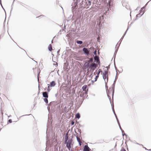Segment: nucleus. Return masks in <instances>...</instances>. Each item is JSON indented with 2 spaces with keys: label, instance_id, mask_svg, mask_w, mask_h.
<instances>
[{
  "label": "nucleus",
  "instance_id": "obj_1",
  "mask_svg": "<svg viewBox=\"0 0 151 151\" xmlns=\"http://www.w3.org/2000/svg\"><path fill=\"white\" fill-rule=\"evenodd\" d=\"M72 141L73 140L71 139H68V141H66V142H65V143L66 144V146L69 150H70L71 145H73L72 144Z\"/></svg>",
  "mask_w": 151,
  "mask_h": 151
},
{
  "label": "nucleus",
  "instance_id": "obj_2",
  "mask_svg": "<svg viewBox=\"0 0 151 151\" xmlns=\"http://www.w3.org/2000/svg\"><path fill=\"white\" fill-rule=\"evenodd\" d=\"M82 51L84 54L88 56L90 54V50H88L86 48L83 47L82 49Z\"/></svg>",
  "mask_w": 151,
  "mask_h": 151
},
{
  "label": "nucleus",
  "instance_id": "obj_3",
  "mask_svg": "<svg viewBox=\"0 0 151 151\" xmlns=\"http://www.w3.org/2000/svg\"><path fill=\"white\" fill-rule=\"evenodd\" d=\"M93 57L94 58L95 62L100 65V63L99 57L98 56L94 55H93Z\"/></svg>",
  "mask_w": 151,
  "mask_h": 151
},
{
  "label": "nucleus",
  "instance_id": "obj_4",
  "mask_svg": "<svg viewBox=\"0 0 151 151\" xmlns=\"http://www.w3.org/2000/svg\"><path fill=\"white\" fill-rule=\"evenodd\" d=\"M84 65L86 68H89L93 70H94V68H93L92 64H90L89 63V64L88 63H85Z\"/></svg>",
  "mask_w": 151,
  "mask_h": 151
},
{
  "label": "nucleus",
  "instance_id": "obj_5",
  "mask_svg": "<svg viewBox=\"0 0 151 151\" xmlns=\"http://www.w3.org/2000/svg\"><path fill=\"white\" fill-rule=\"evenodd\" d=\"M101 72V69H99L98 70V72H97V75L95 77V78L94 81H96L97 79L99 77V75Z\"/></svg>",
  "mask_w": 151,
  "mask_h": 151
},
{
  "label": "nucleus",
  "instance_id": "obj_6",
  "mask_svg": "<svg viewBox=\"0 0 151 151\" xmlns=\"http://www.w3.org/2000/svg\"><path fill=\"white\" fill-rule=\"evenodd\" d=\"M115 83H114L112 85V88L111 89V90H112V99H113V97L114 95V88H115Z\"/></svg>",
  "mask_w": 151,
  "mask_h": 151
},
{
  "label": "nucleus",
  "instance_id": "obj_7",
  "mask_svg": "<svg viewBox=\"0 0 151 151\" xmlns=\"http://www.w3.org/2000/svg\"><path fill=\"white\" fill-rule=\"evenodd\" d=\"M106 91L107 96L108 98L109 99V100L110 101L111 100V98L110 96H109V91L108 90V87L106 86Z\"/></svg>",
  "mask_w": 151,
  "mask_h": 151
},
{
  "label": "nucleus",
  "instance_id": "obj_8",
  "mask_svg": "<svg viewBox=\"0 0 151 151\" xmlns=\"http://www.w3.org/2000/svg\"><path fill=\"white\" fill-rule=\"evenodd\" d=\"M91 149L87 145H85L84 146L83 151H90Z\"/></svg>",
  "mask_w": 151,
  "mask_h": 151
},
{
  "label": "nucleus",
  "instance_id": "obj_9",
  "mask_svg": "<svg viewBox=\"0 0 151 151\" xmlns=\"http://www.w3.org/2000/svg\"><path fill=\"white\" fill-rule=\"evenodd\" d=\"M42 95L43 97L45 98H48V93L46 91L42 92Z\"/></svg>",
  "mask_w": 151,
  "mask_h": 151
},
{
  "label": "nucleus",
  "instance_id": "obj_10",
  "mask_svg": "<svg viewBox=\"0 0 151 151\" xmlns=\"http://www.w3.org/2000/svg\"><path fill=\"white\" fill-rule=\"evenodd\" d=\"M108 73L107 70H104V72L103 73V78L107 77Z\"/></svg>",
  "mask_w": 151,
  "mask_h": 151
},
{
  "label": "nucleus",
  "instance_id": "obj_11",
  "mask_svg": "<svg viewBox=\"0 0 151 151\" xmlns=\"http://www.w3.org/2000/svg\"><path fill=\"white\" fill-rule=\"evenodd\" d=\"M56 84L55 81H52L50 82V84H49L50 85V87H53L55 86Z\"/></svg>",
  "mask_w": 151,
  "mask_h": 151
},
{
  "label": "nucleus",
  "instance_id": "obj_12",
  "mask_svg": "<svg viewBox=\"0 0 151 151\" xmlns=\"http://www.w3.org/2000/svg\"><path fill=\"white\" fill-rule=\"evenodd\" d=\"M93 58H91L89 60H88L85 63H88L89 64L90 63H92L93 62Z\"/></svg>",
  "mask_w": 151,
  "mask_h": 151
},
{
  "label": "nucleus",
  "instance_id": "obj_13",
  "mask_svg": "<svg viewBox=\"0 0 151 151\" xmlns=\"http://www.w3.org/2000/svg\"><path fill=\"white\" fill-rule=\"evenodd\" d=\"M87 94V92H84L81 93L80 94V96L81 97H83L84 96H86V94Z\"/></svg>",
  "mask_w": 151,
  "mask_h": 151
},
{
  "label": "nucleus",
  "instance_id": "obj_14",
  "mask_svg": "<svg viewBox=\"0 0 151 151\" xmlns=\"http://www.w3.org/2000/svg\"><path fill=\"white\" fill-rule=\"evenodd\" d=\"M68 132H67L65 135V142H66V141H68Z\"/></svg>",
  "mask_w": 151,
  "mask_h": 151
},
{
  "label": "nucleus",
  "instance_id": "obj_15",
  "mask_svg": "<svg viewBox=\"0 0 151 151\" xmlns=\"http://www.w3.org/2000/svg\"><path fill=\"white\" fill-rule=\"evenodd\" d=\"M87 1H88V3L87 2V1H86V5L87 6L91 5V1H90L89 0H87Z\"/></svg>",
  "mask_w": 151,
  "mask_h": 151
},
{
  "label": "nucleus",
  "instance_id": "obj_16",
  "mask_svg": "<svg viewBox=\"0 0 151 151\" xmlns=\"http://www.w3.org/2000/svg\"><path fill=\"white\" fill-rule=\"evenodd\" d=\"M114 0H109V1L108 2V5H109V7H110L111 6V4H111V3L113 2Z\"/></svg>",
  "mask_w": 151,
  "mask_h": 151
},
{
  "label": "nucleus",
  "instance_id": "obj_17",
  "mask_svg": "<svg viewBox=\"0 0 151 151\" xmlns=\"http://www.w3.org/2000/svg\"><path fill=\"white\" fill-rule=\"evenodd\" d=\"M48 50L49 51H51L52 50V45L51 44L49 45L48 47Z\"/></svg>",
  "mask_w": 151,
  "mask_h": 151
},
{
  "label": "nucleus",
  "instance_id": "obj_18",
  "mask_svg": "<svg viewBox=\"0 0 151 151\" xmlns=\"http://www.w3.org/2000/svg\"><path fill=\"white\" fill-rule=\"evenodd\" d=\"M68 111L69 110L68 109H67L66 106H65L64 109V111L66 113H67L68 112Z\"/></svg>",
  "mask_w": 151,
  "mask_h": 151
},
{
  "label": "nucleus",
  "instance_id": "obj_19",
  "mask_svg": "<svg viewBox=\"0 0 151 151\" xmlns=\"http://www.w3.org/2000/svg\"><path fill=\"white\" fill-rule=\"evenodd\" d=\"M80 117H81L80 114L79 113H78L76 115V117L78 119H79L80 118Z\"/></svg>",
  "mask_w": 151,
  "mask_h": 151
},
{
  "label": "nucleus",
  "instance_id": "obj_20",
  "mask_svg": "<svg viewBox=\"0 0 151 151\" xmlns=\"http://www.w3.org/2000/svg\"><path fill=\"white\" fill-rule=\"evenodd\" d=\"M92 65L93 68H94V69L97 67V65L95 63H93Z\"/></svg>",
  "mask_w": 151,
  "mask_h": 151
},
{
  "label": "nucleus",
  "instance_id": "obj_21",
  "mask_svg": "<svg viewBox=\"0 0 151 151\" xmlns=\"http://www.w3.org/2000/svg\"><path fill=\"white\" fill-rule=\"evenodd\" d=\"M76 42L77 44L81 45L83 43L82 41L81 40H77L76 41Z\"/></svg>",
  "mask_w": 151,
  "mask_h": 151
},
{
  "label": "nucleus",
  "instance_id": "obj_22",
  "mask_svg": "<svg viewBox=\"0 0 151 151\" xmlns=\"http://www.w3.org/2000/svg\"><path fill=\"white\" fill-rule=\"evenodd\" d=\"M87 87V86L86 85L83 86L82 87V89L83 91H85Z\"/></svg>",
  "mask_w": 151,
  "mask_h": 151
},
{
  "label": "nucleus",
  "instance_id": "obj_23",
  "mask_svg": "<svg viewBox=\"0 0 151 151\" xmlns=\"http://www.w3.org/2000/svg\"><path fill=\"white\" fill-rule=\"evenodd\" d=\"M110 101V103H111V105L112 111H113V112H114L115 111H114V105H113V103L112 104H111V101Z\"/></svg>",
  "mask_w": 151,
  "mask_h": 151
},
{
  "label": "nucleus",
  "instance_id": "obj_24",
  "mask_svg": "<svg viewBox=\"0 0 151 151\" xmlns=\"http://www.w3.org/2000/svg\"><path fill=\"white\" fill-rule=\"evenodd\" d=\"M47 98H45L43 99L44 101L47 104L48 103V100L47 99Z\"/></svg>",
  "mask_w": 151,
  "mask_h": 151
},
{
  "label": "nucleus",
  "instance_id": "obj_25",
  "mask_svg": "<svg viewBox=\"0 0 151 151\" xmlns=\"http://www.w3.org/2000/svg\"><path fill=\"white\" fill-rule=\"evenodd\" d=\"M128 28H127V30H126V31L125 32V33H124V35H123V36L122 37V38H121V39H120V40L121 39H122V40H121V41H122V40L123 39V38H124V36L126 34V33H127V31L128 30Z\"/></svg>",
  "mask_w": 151,
  "mask_h": 151
},
{
  "label": "nucleus",
  "instance_id": "obj_26",
  "mask_svg": "<svg viewBox=\"0 0 151 151\" xmlns=\"http://www.w3.org/2000/svg\"><path fill=\"white\" fill-rule=\"evenodd\" d=\"M114 67H115V70H116V73L117 72V71H118V70H117V68L116 66V64H115V61H114Z\"/></svg>",
  "mask_w": 151,
  "mask_h": 151
},
{
  "label": "nucleus",
  "instance_id": "obj_27",
  "mask_svg": "<svg viewBox=\"0 0 151 151\" xmlns=\"http://www.w3.org/2000/svg\"><path fill=\"white\" fill-rule=\"evenodd\" d=\"M47 86H48V87H47V91H48V92H50V85L49 84H48Z\"/></svg>",
  "mask_w": 151,
  "mask_h": 151
},
{
  "label": "nucleus",
  "instance_id": "obj_28",
  "mask_svg": "<svg viewBox=\"0 0 151 151\" xmlns=\"http://www.w3.org/2000/svg\"><path fill=\"white\" fill-rule=\"evenodd\" d=\"M75 133H76V135L74 134V136H76V137L77 136L78 137V136H79V137L81 136V134L79 135L78 133L77 132H76L75 130Z\"/></svg>",
  "mask_w": 151,
  "mask_h": 151
},
{
  "label": "nucleus",
  "instance_id": "obj_29",
  "mask_svg": "<svg viewBox=\"0 0 151 151\" xmlns=\"http://www.w3.org/2000/svg\"><path fill=\"white\" fill-rule=\"evenodd\" d=\"M120 43H121V42H120V43L119 44V45H118V47H117L116 49V50H115V52H116V53H117V51H118V49H119V47L120 45Z\"/></svg>",
  "mask_w": 151,
  "mask_h": 151
},
{
  "label": "nucleus",
  "instance_id": "obj_30",
  "mask_svg": "<svg viewBox=\"0 0 151 151\" xmlns=\"http://www.w3.org/2000/svg\"><path fill=\"white\" fill-rule=\"evenodd\" d=\"M15 0H14V1H13V3H12V4L11 6V11H10V13H11L12 10V9H13V4H14V1Z\"/></svg>",
  "mask_w": 151,
  "mask_h": 151
},
{
  "label": "nucleus",
  "instance_id": "obj_31",
  "mask_svg": "<svg viewBox=\"0 0 151 151\" xmlns=\"http://www.w3.org/2000/svg\"><path fill=\"white\" fill-rule=\"evenodd\" d=\"M76 138L78 142H80V139L78 138L77 136H76Z\"/></svg>",
  "mask_w": 151,
  "mask_h": 151
},
{
  "label": "nucleus",
  "instance_id": "obj_32",
  "mask_svg": "<svg viewBox=\"0 0 151 151\" xmlns=\"http://www.w3.org/2000/svg\"><path fill=\"white\" fill-rule=\"evenodd\" d=\"M144 10H145L143 9V8H141L140 10L139 11L140 13H141L142 12H144Z\"/></svg>",
  "mask_w": 151,
  "mask_h": 151
},
{
  "label": "nucleus",
  "instance_id": "obj_33",
  "mask_svg": "<svg viewBox=\"0 0 151 151\" xmlns=\"http://www.w3.org/2000/svg\"><path fill=\"white\" fill-rule=\"evenodd\" d=\"M96 52H97V51L96 50H95L93 52V54H94V55H95V56H97L96 55Z\"/></svg>",
  "mask_w": 151,
  "mask_h": 151
},
{
  "label": "nucleus",
  "instance_id": "obj_34",
  "mask_svg": "<svg viewBox=\"0 0 151 151\" xmlns=\"http://www.w3.org/2000/svg\"><path fill=\"white\" fill-rule=\"evenodd\" d=\"M118 72H117L116 73V76H115V80H117V78H118Z\"/></svg>",
  "mask_w": 151,
  "mask_h": 151
},
{
  "label": "nucleus",
  "instance_id": "obj_35",
  "mask_svg": "<svg viewBox=\"0 0 151 151\" xmlns=\"http://www.w3.org/2000/svg\"><path fill=\"white\" fill-rule=\"evenodd\" d=\"M74 123H75L74 121L73 120L71 121V124L72 125H74Z\"/></svg>",
  "mask_w": 151,
  "mask_h": 151
},
{
  "label": "nucleus",
  "instance_id": "obj_36",
  "mask_svg": "<svg viewBox=\"0 0 151 151\" xmlns=\"http://www.w3.org/2000/svg\"><path fill=\"white\" fill-rule=\"evenodd\" d=\"M116 53H116V52H114V61H115V57H116Z\"/></svg>",
  "mask_w": 151,
  "mask_h": 151
},
{
  "label": "nucleus",
  "instance_id": "obj_37",
  "mask_svg": "<svg viewBox=\"0 0 151 151\" xmlns=\"http://www.w3.org/2000/svg\"><path fill=\"white\" fill-rule=\"evenodd\" d=\"M116 53H116V52H114V61H115V57H116Z\"/></svg>",
  "mask_w": 151,
  "mask_h": 151
},
{
  "label": "nucleus",
  "instance_id": "obj_38",
  "mask_svg": "<svg viewBox=\"0 0 151 151\" xmlns=\"http://www.w3.org/2000/svg\"><path fill=\"white\" fill-rule=\"evenodd\" d=\"M122 135L123 137L124 135H126V137L127 136V135L125 134V133H122ZM123 138H124V137H123Z\"/></svg>",
  "mask_w": 151,
  "mask_h": 151
},
{
  "label": "nucleus",
  "instance_id": "obj_39",
  "mask_svg": "<svg viewBox=\"0 0 151 151\" xmlns=\"http://www.w3.org/2000/svg\"><path fill=\"white\" fill-rule=\"evenodd\" d=\"M8 122L9 123H11L12 122V121L11 119H9L8 120Z\"/></svg>",
  "mask_w": 151,
  "mask_h": 151
},
{
  "label": "nucleus",
  "instance_id": "obj_40",
  "mask_svg": "<svg viewBox=\"0 0 151 151\" xmlns=\"http://www.w3.org/2000/svg\"><path fill=\"white\" fill-rule=\"evenodd\" d=\"M78 132L80 133V134L81 133V130L80 129H78Z\"/></svg>",
  "mask_w": 151,
  "mask_h": 151
},
{
  "label": "nucleus",
  "instance_id": "obj_41",
  "mask_svg": "<svg viewBox=\"0 0 151 151\" xmlns=\"http://www.w3.org/2000/svg\"><path fill=\"white\" fill-rule=\"evenodd\" d=\"M49 141L48 139H46V144L47 145V144L48 143V142Z\"/></svg>",
  "mask_w": 151,
  "mask_h": 151
},
{
  "label": "nucleus",
  "instance_id": "obj_42",
  "mask_svg": "<svg viewBox=\"0 0 151 151\" xmlns=\"http://www.w3.org/2000/svg\"><path fill=\"white\" fill-rule=\"evenodd\" d=\"M106 77L103 78V79L104 80L105 83V84H106V81H105V79H106Z\"/></svg>",
  "mask_w": 151,
  "mask_h": 151
},
{
  "label": "nucleus",
  "instance_id": "obj_43",
  "mask_svg": "<svg viewBox=\"0 0 151 151\" xmlns=\"http://www.w3.org/2000/svg\"><path fill=\"white\" fill-rule=\"evenodd\" d=\"M47 109L48 110V111H49H49H50V107L49 106H48L47 107Z\"/></svg>",
  "mask_w": 151,
  "mask_h": 151
},
{
  "label": "nucleus",
  "instance_id": "obj_44",
  "mask_svg": "<svg viewBox=\"0 0 151 151\" xmlns=\"http://www.w3.org/2000/svg\"><path fill=\"white\" fill-rule=\"evenodd\" d=\"M147 4V3L143 7H142V8H143V9L145 10Z\"/></svg>",
  "mask_w": 151,
  "mask_h": 151
},
{
  "label": "nucleus",
  "instance_id": "obj_45",
  "mask_svg": "<svg viewBox=\"0 0 151 151\" xmlns=\"http://www.w3.org/2000/svg\"><path fill=\"white\" fill-rule=\"evenodd\" d=\"M147 4V3L143 7H142V8H143V9L145 10Z\"/></svg>",
  "mask_w": 151,
  "mask_h": 151
},
{
  "label": "nucleus",
  "instance_id": "obj_46",
  "mask_svg": "<svg viewBox=\"0 0 151 151\" xmlns=\"http://www.w3.org/2000/svg\"><path fill=\"white\" fill-rule=\"evenodd\" d=\"M79 145L80 146H81L82 145V143L81 142H78Z\"/></svg>",
  "mask_w": 151,
  "mask_h": 151
},
{
  "label": "nucleus",
  "instance_id": "obj_47",
  "mask_svg": "<svg viewBox=\"0 0 151 151\" xmlns=\"http://www.w3.org/2000/svg\"><path fill=\"white\" fill-rule=\"evenodd\" d=\"M113 113H114V115H115V116L116 117H116H117V116H116V114L115 111L113 112Z\"/></svg>",
  "mask_w": 151,
  "mask_h": 151
},
{
  "label": "nucleus",
  "instance_id": "obj_48",
  "mask_svg": "<svg viewBox=\"0 0 151 151\" xmlns=\"http://www.w3.org/2000/svg\"><path fill=\"white\" fill-rule=\"evenodd\" d=\"M90 49L91 50H93L94 49V47H90Z\"/></svg>",
  "mask_w": 151,
  "mask_h": 151
},
{
  "label": "nucleus",
  "instance_id": "obj_49",
  "mask_svg": "<svg viewBox=\"0 0 151 151\" xmlns=\"http://www.w3.org/2000/svg\"><path fill=\"white\" fill-rule=\"evenodd\" d=\"M59 52H60V50H58L57 52V54L58 55H59Z\"/></svg>",
  "mask_w": 151,
  "mask_h": 151
},
{
  "label": "nucleus",
  "instance_id": "obj_50",
  "mask_svg": "<svg viewBox=\"0 0 151 151\" xmlns=\"http://www.w3.org/2000/svg\"><path fill=\"white\" fill-rule=\"evenodd\" d=\"M74 4H75V6H74V7L75 8H76V6L77 5V4L76 3H75Z\"/></svg>",
  "mask_w": 151,
  "mask_h": 151
},
{
  "label": "nucleus",
  "instance_id": "obj_51",
  "mask_svg": "<svg viewBox=\"0 0 151 151\" xmlns=\"http://www.w3.org/2000/svg\"><path fill=\"white\" fill-rule=\"evenodd\" d=\"M121 151H126L124 149H122Z\"/></svg>",
  "mask_w": 151,
  "mask_h": 151
},
{
  "label": "nucleus",
  "instance_id": "obj_52",
  "mask_svg": "<svg viewBox=\"0 0 151 151\" xmlns=\"http://www.w3.org/2000/svg\"><path fill=\"white\" fill-rule=\"evenodd\" d=\"M116 119L117 122H119V120H118V119L117 117H116Z\"/></svg>",
  "mask_w": 151,
  "mask_h": 151
},
{
  "label": "nucleus",
  "instance_id": "obj_53",
  "mask_svg": "<svg viewBox=\"0 0 151 151\" xmlns=\"http://www.w3.org/2000/svg\"><path fill=\"white\" fill-rule=\"evenodd\" d=\"M139 14H137V15H136V17H137V18L138 17H139Z\"/></svg>",
  "mask_w": 151,
  "mask_h": 151
},
{
  "label": "nucleus",
  "instance_id": "obj_54",
  "mask_svg": "<svg viewBox=\"0 0 151 151\" xmlns=\"http://www.w3.org/2000/svg\"><path fill=\"white\" fill-rule=\"evenodd\" d=\"M143 147L144 148H145V150H150H150H148L147 149V148H145V147Z\"/></svg>",
  "mask_w": 151,
  "mask_h": 151
},
{
  "label": "nucleus",
  "instance_id": "obj_55",
  "mask_svg": "<svg viewBox=\"0 0 151 151\" xmlns=\"http://www.w3.org/2000/svg\"><path fill=\"white\" fill-rule=\"evenodd\" d=\"M116 80H115H115L114 81V83H116Z\"/></svg>",
  "mask_w": 151,
  "mask_h": 151
},
{
  "label": "nucleus",
  "instance_id": "obj_56",
  "mask_svg": "<svg viewBox=\"0 0 151 151\" xmlns=\"http://www.w3.org/2000/svg\"><path fill=\"white\" fill-rule=\"evenodd\" d=\"M121 131L122 133H124V131L123 129L121 130Z\"/></svg>",
  "mask_w": 151,
  "mask_h": 151
},
{
  "label": "nucleus",
  "instance_id": "obj_57",
  "mask_svg": "<svg viewBox=\"0 0 151 151\" xmlns=\"http://www.w3.org/2000/svg\"><path fill=\"white\" fill-rule=\"evenodd\" d=\"M117 123H118V125H119V126H120V123L119 122H118Z\"/></svg>",
  "mask_w": 151,
  "mask_h": 151
},
{
  "label": "nucleus",
  "instance_id": "obj_58",
  "mask_svg": "<svg viewBox=\"0 0 151 151\" xmlns=\"http://www.w3.org/2000/svg\"><path fill=\"white\" fill-rule=\"evenodd\" d=\"M106 80H107V82H108V76H107V77H106Z\"/></svg>",
  "mask_w": 151,
  "mask_h": 151
},
{
  "label": "nucleus",
  "instance_id": "obj_59",
  "mask_svg": "<svg viewBox=\"0 0 151 151\" xmlns=\"http://www.w3.org/2000/svg\"><path fill=\"white\" fill-rule=\"evenodd\" d=\"M0 4H1V6L3 7L2 5V4H1V0H0Z\"/></svg>",
  "mask_w": 151,
  "mask_h": 151
},
{
  "label": "nucleus",
  "instance_id": "obj_60",
  "mask_svg": "<svg viewBox=\"0 0 151 151\" xmlns=\"http://www.w3.org/2000/svg\"><path fill=\"white\" fill-rule=\"evenodd\" d=\"M119 127L120 129L121 130H122V128L121 127V126H119Z\"/></svg>",
  "mask_w": 151,
  "mask_h": 151
},
{
  "label": "nucleus",
  "instance_id": "obj_61",
  "mask_svg": "<svg viewBox=\"0 0 151 151\" xmlns=\"http://www.w3.org/2000/svg\"><path fill=\"white\" fill-rule=\"evenodd\" d=\"M76 2L77 3H79V0H76Z\"/></svg>",
  "mask_w": 151,
  "mask_h": 151
},
{
  "label": "nucleus",
  "instance_id": "obj_62",
  "mask_svg": "<svg viewBox=\"0 0 151 151\" xmlns=\"http://www.w3.org/2000/svg\"><path fill=\"white\" fill-rule=\"evenodd\" d=\"M41 16H42V17H44V15H41L40 16H39V17H41Z\"/></svg>",
  "mask_w": 151,
  "mask_h": 151
},
{
  "label": "nucleus",
  "instance_id": "obj_63",
  "mask_svg": "<svg viewBox=\"0 0 151 151\" xmlns=\"http://www.w3.org/2000/svg\"><path fill=\"white\" fill-rule=\"evenodd\" d=\"M51 102H50V104H49V105H51Z\"/></svg>",
  "mask_w": 151,
  "mask_h": 151
},
{
  "label": "nucleus",
  "instance_id": "obj_64",
  "mask_svg": "<svg viewBox=\"0 0 151 151\" xmlns=\"http://www.w3.org/2000/svg\"><path fill=\"white\" fill-rule=\"evenodd\" d=\"M53 40H52V41H51V43H53Z\"/></svg>",
  "mask_w": 151,
  "mask_h": 151
}]
</instances>
